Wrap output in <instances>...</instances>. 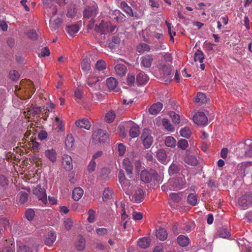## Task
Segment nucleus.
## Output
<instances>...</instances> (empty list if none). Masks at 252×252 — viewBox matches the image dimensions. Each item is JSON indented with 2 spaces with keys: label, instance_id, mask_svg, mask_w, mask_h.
Masks as SVG:
<instances>
[{
  "label": "nucleus",
  "instance_id": "48",
  "mask_svg": "<svg viewBox=\"0 0 252 252\" xmlns=\"http://www.w3.org/2000/svg\"><path fill=\"white\" fill-rule=\"evenodd\" d=\"M121 6L123 11H125L126 14L130 16L132 14V9L126 2L124 1L122 2L121 3Z\"/></svg>",
  "mask_w": 252,
  "mask_h": 252
},
{
  "label": "nucleus",
  "instance_id": "3",
  "mask_svg": "<svg viewBox=\"0 0 252 252\" xmlns=\"http://www.w3.org/2000/svg\"><path fill=\"white\" fill-rule=\"evenodd\" d=\"M197 153L195 149L191 150L190 149L187 150L185 152V156L184 160L187 164L195 166L198 164V160L196 158V155Z\"/></svg>",
  "mask_w": 252,
  "mask_h": 252
},
{
  "label": "nucleus",
  "instance_id": "52",
  "mask_svg": "<svg viewBox=\"0 0 252 252\" xmlns=\"http://www.w3.org/2000/svg\"><path fill=\"white\" fill-rule=\"evenodd\" d=\"M125 205L123 203L121 204L122 207V213H121V221H128L129 218L128 216L126 214V211L125 209Z\"/></svg>",
  "mask_w": 252,
  "mask_h": 252
},
{
  "label": "nucleus",
  "instance_id": "49",
  "mask_svg": "<svg viewBox=\"0 0 252 252\" xmlns=\"http://www.w3.org/2000/svg\"><path fill=\"white\" fill-rule=\"evenodd\" d=\"M179 171V169L177 164L172 163L169 167L168 172L170 175H172L177 173Z\"/></svg>",
  "mask_w": 252,
  "mask_h": 252
},
{
  "label": "nucleus",
  "instance_id": "43",
  "mask_svg": "<svg viewBox=\"0 0 252 252\" xmlns=\"http://www.w3.org/2000/svg\"><path fill=\"white\" fill-rule=\"evenodd\" d=\"M74 143V140L71 134H68L65 139V146L67 149H71Z\"/></svg>",
  "mask_w": 252,
  "mask_h": 252
},
{
  "label": "nucleus",
  "instance_id": "37",
  "mask_svg": "<svg viewBox=\"0 0 252 252\" xmlns=\"http://www.w3.org/2000/svg\"><path fill=\"white\" fill-rule=\"evenodd\" d=\"M218 235L221 238H227L230 236L228 230L226 228H220L218 231Z\"/></svg>",
  "mask_w": 252,
  "mask_h": 252
},
{
  "label": "nucleus",
  "instance_id": "19",
  "mask_svg": "<svg viewBox=\"0 0 252 252\" xmlns=\"http://www.w3.org/2000/svg\"><path fill=\"white\" fill-rule=\"evenodd\" d=\"M163 105L158 102L153 104L149 109V112L152 115H157L162 108Z\"/></svg>",
  "mask_w": 252,
  "mask_h": 252
},
{
  "label": "nucleus",
  "instance_id": "31",
  "mask_svg": "<svg viewBox=\"0 0 252 252\" xmlns=\"http://www.w3.org/2000/svg\"><path fill=\"white\" fill-rule=\"evenodd\" d=\"M151 48L147 44L144 43H139L136 47V50L140 53H143L145 52H150Z\"/></svg>",
  "mask_w": 252,
  "mask_h": 252
},
{
  "label": "nucleus",
  "instance_id": "13",
  "mask_svg": "<svg viewBox=\"0 0 252 252\" xmlns=\"http://www.w3.org/2000/svg\"><path fill=\"white\" fill-rule=\"evenodd\" d=\"M45 157L51 162L54 163L57 160V153L53 148L48 149L44 152Z\"/></svg>",
  "mask_w": 252,
  "mask_h": 252
},
{
  "label": "nucleus",
  "instance_id": "51",
  "mask_svg": "<svg viewBox=\"0 0 252 252\" xmlns=\"http://www.w3.org/2000/svg\"><path fill=\"white\" fill-rule=\"evenodd\" d=\"M177 145L179 148L184 150H186L189 146L188 141L183 139L179 140L178 141Z\"/></svg>",
  "mask_w": 252,
  "mask_h": 252
},
{
  "label": "nucleus",
  "instance_id": "34",
  "mask_svg": "<svg viewBox=\"0 0 252 252\" xmlns=\"http://www.w3.org/2000/svg\"><path fill=\"white\" fill-rule=\"evenodd\" d=\"M194 101L199 104H203L206 101V95L204 93H198L194 99Z\"/></svg>",
  "mask_w": 252,
  "mask_h": 252
},
{
  "label": "nucleus",
  "instance_id": "54",
  "mask_svg": "<svg viewBox=\"0 0 252 252\" xmlns=\"http://www.w3.org/2000/svg\"><path fill=\"white\" fill-rule=\"evenodd\" d=\"M28 36L31 39L34 40L38 38V34L36 33L34 30L30 31L27 33Z\"/></svg>",
  "mask_w": 252,
  "mask_h": 252
},
{
  "label": "nucleus",
  "instance_id": "23",
  "mask_svg": "<svg viewBox=\"0 0 252 252\" xmlns=\"http://www.w3.org/2000/svg\"><path fill=\"white\" fill-rule=\"evenodd\" d=\"M56 239V234L54 232H50L45 239V244L51 246Z\"/></svg>",
  "mask_w": 252,
  "mask_h": 252
},
{
  "label": "nucleus",
  "instance_id": "44",
  "mask_svg": "<svg viewBox=\"0 0 252 252\" xmlns=\"http://www.w3.org/2000/svg\"><path fill=\"white\" fill-rule=\"evenodd\" d=\"M116 114L114 111H110L106 114L105 120L108 123L113 122L115 119Z\"/></svg>",
  "mask_w": 252,
  "mask_h": 252
},
{
  "label": "nucleus",
  "instance_id": "56",
  "mask_svg": "<svg viewBox=\"0 0 252 252\" xmlns=\"http://www.w3.org/2000/svg\"><path fill=\"white\" fill-rule=\"evenodd\" d=\"M99 80L98 78L95 76L91 77L88 78L87 84L90 87H92L95 84L96 82H98Z\"/></svg>",
  "mask_w": 252,
  "mask_h": 252
},
{
  "label": "nucleus",
  "instance_id": "24",
  "mask_svg": "<svg viewBox=\"0 0 252 252\" xmlns=\"http://www.w3.org/2000/svg\"><path fill=\"white\" fill-rule=\"evenodd\" d=\"M149 79V77L144 72H141L137 76L136 82L141 85L146 84Z\"/></svg>",
  "mask_w": 252,
  "mask_h": 252
},
{
  "label": "nucleus",
  "instance_id": "39",
  "mask_svg": "<svg viewBox=\"0 0 252 252\" xmlns=\"http://www.w3.org/2000/svg\"><path fill=\"white\" fill-rule=\"evenodd\" d=\"M157 157L158 159L162 162L166 161V154L164 150L160 149L157 152Z\"/></svg>",
  "mask_w": 252,
  "mask_h": 252
},
{
  "label": "nucleus",
  "instance_id": "63",
  "mask_svg": "<svg viewBox=\"0 0 252 252\" xmlns=\"http://www.w3.org/2000/svg\"><path fill=\"white\" fill-rule=\"evenodd\" d=\"M122 34H117L113 36L112 38V42L116 44H119L121 42V38L122 36Z\"/></svg>",
  "mask_w": 252,
  "mask_h": 252
},
{
  "label": "nucleus",
  "instance_id": "5",
  "mask_svg": "<svg viewBox=\"0 0 252 252\" xmlns=\"http://www.w3.org/2000/svg\"><path fill=\"white\" fill-rule=\"evenodd\" d=\"M108 138L107 132L101 129L95 130L93 134V140L95 143L104 142Z\"/></svg>",
  "mask_w": 252,
  "mask_h": 252
},
{
  "label": "nucleus",
  "instance_id": "64",
  "mask_svg": "<svg viewBox=\"0 0 252 252\" xmlns=\"http://www.w3.org/2000/svg\"><path fill=\"white\" fill-rule=\"evenodd\" d=\"M55 122L56 123V125H57V127L58 129L60 131L63 130V121L61 120L59 118L56 117L55 119Z\"/></svg>",
  "mask_w": 252,
  "mask_h": 252
},
{
  "label": "nucleus",
  "instance_id": "16",
  "mask_svg": "<svg viewBox=\"0 0 252 252\" xmlns=\"http://www.w3.org/2000/svg\"><path fill=\"white\" fill-rule=\"evenodd\" d=\"M75 124L78 127L80 128H83L87 130H89L91 126V123L87 119L77 120Z\"/></svg>",
  "mask_w": 252,
  "mask_h": 252
},
{
  "label": "nucleus",
  "instance_id": "10",
  "mask_svg": "<svg viewBox=\"0 0 252 252\" xmlns=\"http://www.w3.org/2000/svg\"><path fill=\"white\" fill-rule=\"evenodd\" d=\"M193 122L197 125H204L207 123V118L202 112H198L193 117Z\"/></svg>",
  "mask_w": 252,
  "mask_h": 252
},
{
  "label": "nucleus",
  "instance_id": "42",
  "mask_svg": "<svg viewBox=\"0 0 252 252\" xmlns=\"http://www.w3.org/2000/svg\"><path fill=\"white\" fill-rule=\"evenodd\" d=\"M85 239L83 237H80L76 243V247L77 250L82 251L84 249L85 247Z\"/></svg>",
  "mask_w": 252,
  "mask_h": 252
},
{
  "label": "nucleus",
  "instance_id": "33",
  "mask_svg": "<svg viewBox=\"0 0 252 252\" xmlns=\"http://www.w3.org/2000/svg\"><path fill=\"white\" fill-rule=\"evenodd\" d=\"M140 133L139 126L136 125H134L129 129V135L132 138H135L138 136Z\"/></svg>",
  "mask_w": 252,
  "mask_h": 252
},
{
  "label": "nucleus",
  "instance_id": "46",
  "mask_svg": "<svg viewBox=\"0 0 252 252\" xmlns=\"http://www.w3.org/2000/svg\"><path fill=\"white\" fill-rule=\"evenodd\" d=\"M88 221L90 223L94 222L95 220V211L93 209L89 210L88 212Z\"/></svg>",
  "mask_w": 252,
  "mask_h": 252
},
{
  "label": "nucleus",
  "instance_id": "7",
  "mask_svg": "<svg viewBox=\"0 0 252 252\" xmlns=\"http://www.w3.org/2000/svg\"><path fill=\"white\" fill-rule=\"evenodd\" d=\"M238 204L244 209L252 204V192H249L242 196L238 200Z\"/></svg>",
  "mask_w": 252,
  "mask_h": 252
},
{
  "label": "nucleus",
  "instance_id": "26",
  "mask_svg": "<svg viewBox=\"0 0 252 252\" xmlns=\"http://www.w3.org/2000/svg\"><path fill=\"white\" fill-rule=\"evenodd\" d=\"M97 14L96 6L95 4L91 7H86L84 11V16H94Z\"/></svg>",
  "mask_w": 252,
  "mask_h": 252
},
{
  "label": "nucleus",
  "instance_id": "62",
  "mask_svg": "<svg viewBox=\"0 0 252 252\" xmlns=\"http://www.w3.org/2000/svg\"><path fill=\"white\" fill-rule=\"evenodd\" d=\"M96 167V162L94 160L92 159L88 166V170L90 172H92L94 171Z\"/></svg>",
  "mask_w": 252,
  "mask_h": 252
},
{
  "label": "nucleus",
  "instance_id": "36",
  "mask_svg": "<svg viewBox=\"0 0 252 252\" xmlns=\"http://www.w3.org/2000/svg\"><path fill=\"white\" fill-rule=\"evenodd\" d=\"M164 142L166 146L171 148H174L176 145V141L175 139L172 136L166 137Z\"/></svg>",
  "mask_w": 252,
  "mask_h": 252
},
{
  "label": "nucleus",
  "instance_id": "15",
  "mask_svg": "<svg viewBox=\"0 0 252 252\" xmlns=\"http://www.w3.org/2000/svg\"><path fill=\"white\" fill-rule=\"evenodd\" d=\"M160 68L162 70L163 75L167 77L166 81H170V77L169 76L171 75V71L172 70V67L169 64H165L164 63H161L160 65Z\"/></svg>",
  "mask_w": 252,
  "mask_h": 252
},
{
  "label": "nucleus",
  "instance_id": "12",
  "mask_svg": "<svg viewBox=\"0 0 252 252\" xmlns=\"http://www.w3.org/2000/svg\"><path fill=\"white\" fill-rule=\"evenodd\" d=\"M62 163L66 170H70L73 167L72 158L68 155H63L62 157Z\"/></svg>",
  "mask_w": 252,
  "mask_h": 252
},
{
  "label": "nucleus",
  "instance_id": "58",
  "mask_svg": "<svg viewBox=\"0 0 252 252\" xmlns=\"http://www.w3.org/2000/svg\"><path fill=\"white\" fill-rule=\"evenodd\" d=\"M117 146L119 156H123L126 152L125 146L122 143H118Z\"/></svg>",
  "mask_w": 252,
  "mask_h": 252
},
{
  "label": "nucleus",
  "instance_id": "28",
  "mask_svg": "<svg viewBox=\"0 0 252 252\" xmlns=\"http://www.w3.org/2000/svg\"><path fill=\"white\" fill-rule=\"evenodd\" d=\"M43 3L45 7H49L51 9V11L53 15L57 14V7L55 6H53V0H43Z\"/></svg>",
  "mask_w": 252,
  "mask_h": 252
},
{
  "label": "nucleus",
  "instance_id": "25",
  "mask_svg": "<svg viewBox=\"0 0 252 252\" xmlns=\"http://www.w3.org/2000/svg\"><path fill=\"white\" fill-rule=\"evenodd\" d=\"M84 191L80 187L75 188L72 191V198L76 201H78L83 196Z\"/></svg>",
  "mask_w": 252,
  "mask_h": 252
},
{
  "label": "nucleus",
  "instance_id": "38",
  "mask_svg": "<svg viewBox=\"0 0 252 252\" xmlns=\"http://www.w3.org/2000/svg\"><path fill=\"white\" fill-rule=\"evenodd\" d=\"M188 202L192 206L197 204V197L195 193H191L189 194L187 198Z\"/></svg>",
  "mask_w": 252,
  "mask_h": 252
},
{
  "label": "nucleus",
  "instance_id": "29",
  "mask_svg": "<svg viewBox=\"0 0 252 252\" xmlns=\"http://www.w3.org/2000/svg\"><path fill=\"white\" fill-rule=\"evenodd\" d=\"M141 180L145 183H149L152 181V175L147 170H143L140 174Z\"/></svg>",
  "mask_w": 252,
  "mask_h": 252
},
{
  "label": "nucleus",
  "instance_id": "35",
  "mask_svg": "<svg viewBox=\"0 0 252 252\" xmlns=\"http://www.w3.org/2000/svg\"><path fill=\"white\" fill-rule=\"evenodd\" d=\"M90 61L87 59H84L81 63V67L82 70L86 73H88L91 69Z\"/></svg>",
  "mask_w": 252,
  "mask_h": 252
},
{
  "label": "nucleus",
  "instance_id": "45",
  "mask_svg": "<svg viewBox=\"0 0 252 252\" xmlns=\"http://www.w3.org/2000/svg\"><path fill=\"white\" fill-rule=\"evenodd\" d=\"M180 133L181 136L186 138H189L191 135V131L189 128L187 127L181 128Z\"/></svg>",
  "mask_w": 252,
  "mask_h": 252
},
{
  "label": "nucleus",
  "instance_id": "20",
  "mask_svg": "<svg viewBox=\"0 0 252 252\" xmlns=\"http://www.w3.org/2000/svg\"><path fill=\"white\" fill-rule=\"evenodd\" d=\"M151 239L147 237H144L140 238L137 244L138 246L142 249H146L149 247L151 244Z\"/></svg>",
  "mask_w": 252,
  "mask_h": 252
},
{
  "label": "nucleus",
  "instance_id": "30",
  "mask_svg": "<svg viewBox=\"0 0 252 252\" xmlns=\"http://www.w3.org/2000/svg\"><path fill=\"white\" fill-rule=\"evenodd\" d=\"M80 28L78 25L74 24L67 26L66 31L70 36H73L79 30Z\"/></svg>",
  "mask_w": 252,
  "mask_h": 252
},
{
  "label": "nucleus",
  "instance_id": "9",
  "mask_svg": "<svg viewBox=\"0 0 252 252\" xmlns=\"http://www.w3.org/2000/svg\"><path fill=\"white\" fill-rule=\"evenodd\" d=\"M64 20L62 17H51L50 20V27L52 31H55L60 28L63 23Z\"/></svg>",
  "mask_w": 252,
  "mask_h": 252
},
{
  "label": "nucleus",
  "instance_id": "14",
  "mask_svg": "<svg viewBox=\"0 0 252 252\" xmlns=\"http://www.w3.org/2000/svg\"><path fill=\"white\" fill-rule=\"evenodd\" d=\"M141 65L145 67H150L153 61V57L152 55H146L141 58Z\"/></svg>",
  "mask_w": 252,
  "mask_h": 252
},
{
  "label": "nucleus",
  "instance_id": "53",
  "mask_svg": "<svg viewBox=\"0 0 252 252\" xmlns=\"http://www.w3.org/2000/svg\"><path fill=\"white\" fill-rule=\"evenodd\" d=\"M28 200V194L25 192L21 191L19 193V202L21 204H24Z\"/></svg>",
  "mask_w": 252,
  "mask_h": 252
},
{
  "label": "nucleus",
  "instance_id": "21",
  "mask_svg": "<svg viewBox=\"0 0 252 252\" xmlns=\"http://www.w3.org/2000/svg\"><path fill=\"white\" fill-rule=\"evenodd\" d=\"M123 165L126 172L127 175L130 178L132 177L133 166L129 160L127 158L124 159L123 160Z\"/></svg>",
  "mask_w": 252,
  "mask_h": 252
},
{
  "label": "nucleus",
  "instance_id": "41",
  "mask_svg": "<svg viewBox=\"0 0 252 252\" xmlns=\"http://www.w3.org/2000/svg\"><path fill=\"white\" fill-rule=\"evenodd\" d=\"M162 123L165 129L170 132H173L174 131V127L171 124L168 119H163Z\"/></svg>",
  "mask_w": 252,
  "mask_h": 252
},
{
  "label": "nucleus",
  "instance_id": "22",
  "mask_svg": "<svg viewBox=\"0 0 252 252\" xmlns=\"http://www.w3.org/2000/svg\"><path fill=\"white\" fill-rule=\"evenodd\" d=\"M156 237L160 241H164L166 240L168 236V234L166 230L163 228H159L156 231Z\"/></svg>",
  "mask_w": 252,
  "mask_h": 252
},
{
  "label": "nucleus",
  "instance_id": "11",
  "mask_svg": "<svg viewBox=\"0 0 252 252\" xmlns=\"http://www.w3.org/2000/svg\"><path fill=\"white\" fill-rule=\"evenodd\" d=\"M120 62H123V61L122 60H115V70L118 75L122 76L126 75V68L125 65L119 63Z\"/></svg>",
  "mask_w": 252,
  "mask_h": 252
},
{
  "label": "nucleus",
  "instance_id": "4",
  "mask_svg": "<svg viewBox=\"0 0 252 252\" xmlns=\"http://www.w3.org/2000/svg\"><path fill=\"white\" fill-rule=\"evenodd\" d=\"M239 148L241 153L246 157H252V139H247L244 143H240Z\"/></svg>",
  "mask_w": 252,
  "mask_h": 252
},
{
  "label": "nucleus",
  "instance_id": "32",
  "mask_svg": "<svg viewBox=\"0 0 252 252\" xmlns=\"http://www.w3.org/2000/svg\"><path fill=\"white\" fill-rule=\"evenodd\" d=\"M242 170L244 175H251L252 176V162L244 163L242 165Z\"/></svg>",
  "mask_w": 252,
  "mask_h": 252
},
{
  "label": "nucleus",
  "instance_id": "50",
  "mask_svg": "<svg viewBox=\"0 0 252 252\" xmlns=\"http://www.w3.org/2000/svg\"><path fill=\"white\" fill-rule=\"evenodd\" d=\"M169 115L171 118L173 122L175 124H178L180 122V116L175 112L171 111L169 113Z\"/></svg>",
  "mask_w": 252,
  "mask_h": 252
},
{
  "label": "nucleus",
  "instance_id": "55",
  "mask_svg": "<svg viewBox=\"0 0 252 252\" xmlns=\"http://www.w3.org/2000/svg\"><path fill=\"white\" fill-rule=\"evenodd\" d=\"M95 66L97 70H102L106 68V63L103 60H99L97 62Z\"/></svg>",
  "mask_w": 252,
  "mask_h": 252
},
{
  "label": "nucleus",
  "instance_id": "61",
  "mask_svg": "<svg viewBox=\"0 0 252 252\" xmlns=\"http://www.w3.org/2000/svg\"><path fill=\"white\" fill-rule=\"evenodd\" d=\"M111 195V191L109 189H106L103 192V200L106 201L109 199Z\"/></svg>",
  "mask_w": 252,
  "mask_h": 252
},
{
  "label": "nucleus",
  "instance_id": "57",
  "mask_svg": "<svg viewBox=\"0 0 252 252\" xmlns=\"http://www.w3.org/2000/svg\"><path fill=\"white\" fill-rule=\"evenodd\" d=\"M34 216V212L32 209H29L25 213V216L29 220H32Z\"/></svg>",
  "mask_w": 252,
  "mask_h": 252
},
{
  "label": "nucleus",
  "instance_id": "60",
  "mask_svg": "<svg viewBox=\"0 0 252 252\" xmlns=\"http://www.w3.org/2000/svg\"><path fill=\"white\" fill-rule=\"evenodd\" d=\"M9 76L10 79L12 80L15 81L17 80L19 78V74L16 70H12L9 73Z\"/></svg>",
  "mask_w": 252,
  "mask_h": 252
},
{
  "label": "nucleus",
  "instance_id": "18",
  "mask_svg": "<svg viewBox=\"0 0 252 252\" xmlns=\"http://www.w3.org/2000/svg\"><path fill=\"white\" fill-rule=\"evenodd\" d=\"M144 197V191L142 189H138L132 196L131 200L136 203L141 202Z\"/></svg>",
  "mask_w": 252,
  "mask_h": 252
},
{
  "label": "nucleus",
  "instance_id": "40",
  "mask_svg": "<svg viewBox=\"0 0 252 252\" xmlns=\"http://www.w3.org/2000/svg\"><path fill=\"white\" fill-rule=\"evenodd\" d=\"M204 60V55L203 53L200 50H197L194 55V60L195 62L199 61L202 63Z\"/></svg>",
  "mask_w": 252,
  "mask_h": 252
},
{
  "label": "nucleus",
  "instance_id": "1",
  "mask_svg": "<svg viewBox=\"0 0 252 252\" xmlns=\"http://www.w3.org/2000/svg\"><path fill=\"white\" fill-rule=\"evenodd\" d=\"M88 28L94 30L101 34H105L114 31L116 26L112 25L108 21L99 17H94L89 22Z\"/></svg>",
  "mask_w": 252,
  "mask_h": 252
},
{
  "label": "nucleus",
  "instance_id": "8",
  "mask_svg": "<svg viewBox=\"0 0 252 252\" xmlns=\"http://www.w3.org/2000/svg\"><path fill=\"white\" fill-rule=\"evenodd\" d=\"M141 139L143 141L144 146L145 148H149L153 143V137L151 135L150 131L149 129H144L141 135Z\"/></svg>",
  "mask_w": 252,
  "mask_h": 252
},
{
  "label": "nucleus",
  "instance_id": "59",
  "mask_svg": "<svg viewBox=\"0 0 252 252\" xmlns=\"http://www.w3.org/2000/svg\"><path fill=\"white\" fill-rule=\"evenodd\" d=\"M166 49L164 45L159 42L158 44L155 45L152 48L153 51H157L159 50H164Z\"/></svg>",
  "mask_w": 252,
  "mask_h": 252
},
{
  "label": "nucleus",
  "instance_id": "47",
  "mask_svg": "<svg viewBox=\"0 0 252 252\" xmlns=\"http://www.w3.org/2000/svg\"><path fill=\"white\" fill-rule=\"evenodd\" d=\"M17 252H33V248H30L25 245H21L18 247Z\"/></svg>",
  "mask_w": 252,
  "mask_h": 252
},
{
  "label": "nucleus",
  "instance_id": "17",
  "mask_svg": "<svg viewBox=\"0 0 252 252\" xmlns=\"http://www.w3.org/2000/svg\"><path fill=\"white\" fill-rule=\"evenodd\" d=\"M118 83L117 81L113 77H110L106 80V85L108 88L111 90H114L115 92H118L117 88Z\"/></svg>",
  "mask_w": 252,
  "mask_h": 252
},
{
  "label": "nucleus",
  "instance_id": "2",
  "mask_svg": "<svg viewBox=\"0 0 252 252\" xmlns=\"http://www.w3.org/2000/svg\"><path fill=\"white\" fill-rule=\"evenodd\" d=\"M118 177L119 181L121 185L122 188L127 194L129 195L131 193L132 186L130 181L125 177L123 171L121 170L119 171Z\"/></svg>",
  "mask_w": 252,
  "mask_h": 252
},
{
  "label": "nucleus",
  "instance_id": "27",
  "mask_svg": "<svg viewBox=\"0 0 252 252\" xmlns=\"http://www.w3.org/2000/svg\"><path fill=\"white\" fill-rule=\"evenodd\" d=\"M177 241L180 246L183 247L187 246L189 243V238L183 235H179L177 237Z\"/></svg>",
  "mask_w": 252,
  "mask_h": 252
},
{
  "label": "nucleus",
  "instance_id": "6",
  "mask_svg": "<svg viewBox=\"0 0 252 252\" xmlns=\"http://www.w3.org/2000/svg\"><path fill=\"white\" fill-rule=\"evenodd\" d=\"M33 193L37 197L43 204H45L47 203L46 191L41 185H38L33 188Z\"/></svg>",
  "mask_w": 252,
  "mask_h": 252
}]
</instances>
